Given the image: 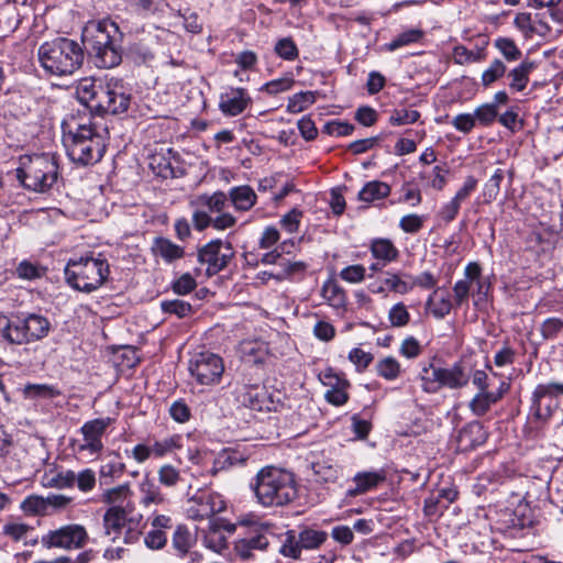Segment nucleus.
<instances>
[{"mask_svg": "<svg viewBox=\"0 0 563 563\" xmlns=\"http://www.w3.org/2000/svg\"><path fill=\"white\" fill-rule=\"evenodd\" d=\"M63 143L69 158L84 166L98 163L106 153L108 130L90 118L69 115L62 123Z\"/></svg>", "mask_w": 563, "mask_h": 563, "instance_id": "nucleus-1", "label": "nucleus"}, {"mask_svg": "<svg viewBox=\"0 0 563 563\" xmlns=\"http://www.w3.org/2000/svg\"><path fill=\"white\" fill-rule=\"evenodd\" d=\"M78 100L100 114H119L128 110L130 95L114 78H81L76 86Z\"/></svg>", "mask_w": 563, "mask_h": 563, "instance_id": "nucleus-2", "label": "nucleus"}, {"mask_svg": "<svg viewBox=\"0 0 563 563\" xmlns=\"http://www.w3.org/2000/svg\"><path fill=\"white\" fill-rule=\"evenodd\" d=\"M253 490L263 507H284L298 497L295 474L275 466L263 467L257 473Z\"/></svg>", "mask_w": 563, "mask_h": 563, "instance_id": "nucleus-3", "label": "nucleus"}, {"mask_svg": "<svg viewBox=\"0 0 563 563\" xmlns=\"http://www.w3.org/2000/svg\"><path fill=\"white\" fill-rule=\"evenodd\" d=\"M37 57L45 73L56 77H67L80 69L85 54L77 41L56 37L40 45Z\"/></svg>", "mask_w": 563, "mask_h": 563, "instance_id": "nucleus-4", "label": "nucleus"}, {"mask_svg": "<svg viewBox=\"0 0 563 563\" xmlns=\"http://www.w3.org/2000/svg\"><path fill=\"white\" fill-rule=\"evenodd\" d=\"M49 320L38 313L0 316V334L10 344H30L48 335Z\"/></svg>", "mask_w": 563, "mask_h": 563, "instance_id": "nucleus-5", "label": "nucleus"}, {"mask_svg": "<svg viewBox=\"0 0 563 563\" xmlns=\"http://www.w3.org/2000/svg\"><path fill=\"white\" fill-rule=\"evenodd\" d=\"M16 178L25 189L45 192L57 181L58 165L49 154L24 155L20 157Z\"/></svg>", "mask_w": 563, "mask_h": 563, "instance_id": "nucleus-6", "label": "nucleus"}, {"mask_svg": "<svg viewBox=\"0 0 563 563\" xmlns=\"http://www.w3.org/2000/svg\"><path fill=\"white\" fill-rule=\"evenodd\" d=\"M417 378L422 391L427 394H437L444 387L461 389L470 382V375L461 362H455L450 367H440L433 362L421 363Z\"/></svg>", "mask_w": 563, "mask_h": 563, "instance_id": "nucleus-7", "label": "nucleus"}, {"mask_svg": "<svg viewBox=\"0 0 563 563\" xmlns=\"http://www.w3.org/2000/svg\"><path fill=\"white\" fill-rule=\"evenodd\" d=\"M109 275V264L103 258L80 257L65 267V278L73 288L91 292L98 289Z\"/></svg>", "mask_w": 563, "mask_h": 563, "instance_id": "nucleus-8", "label": "nucleus"}, {"mask_svg": "<svg viewBox=\"0 0 563 563\" xmlns=\"http://www.w3.org/2000/svg\"><path fill=\"white\" fill-rule=\"evenodd\" d=\"M559 395H563V383L551 382L536 386L529 409V421L534 428H544L553 418L563 421Z\"/></svg>", "mask_w": 563, "mask_h": 563, "instance_id": "nucleus-9", "label": "nucleus"}, {"mask_svg": "<svg viewBox=\"0 0 563 563\" xmlns=\"http://www.w3.org/2000/svg\"><path fill=\"white\" fill-rule=\"evenodd\" d=\"M239 525L247 529L244 537L234 542V551L242 560H250L254 551H265L268 547L266 536L269 526L263 523L255 515H245L239 518Z\"/></svg>", "mask_w": 563, "mask_h": 563, "instance_id": "nucleus-10", "label": "nucleus"}, {"mask_svg": "<svg viewBox=\"0 0 563 563\" xmlns=\"http://www.w3.org/2000/svg\"><path fill=\"white\" fill-rule=\"evenodd\" d=\"M188 371L199 385L212 386L221 382L224 364L218 354L210 351H201L191 355Z\"/></svg>", "mask_w": 563, "mask_h": 563, "instance_id": "nucleus-11", "label": "nucleus"}, {"mask_svg": "<svg viewBox=\"0 0 563 563\" xmlns=\"http://www.w3.org/2000/svg\"><path fill=\"white\" fill-rule=\"evenodd\" d=\"M88 540L89 536L84 526L69 523L47 531L41 537V544L47 550H78L82 549Z\"/></svg>", "mask_w": 563, "mask_h": 563, "instance_id": "nucleus-12", "label": "nucleus"}, {"mask_svg": "<svg viewBox=\"0 0 563 563\" xmlns=\"http://www.w3.org/2000/svg\"><path fill=\"white\" fill-rule=\"evenodd\" d=\"M232 257L231 243L220 239L210 241L198 251V261L207 265V274L210 276L224 269Z\"/></svg>", "mask_w": 563, "mask_h": 563, "instance_id": "nucleus-13", "label": "nucleus"}, {"mask_svg": "<svg viewBox=\"0 0 563 563\" xmlns=\"http://www.w3.org/2000/svg\"><path fill=\"white\" fill-rule=\"evenodd\" d=\"M188 518L192 520L210 519L225 509V503L220 495L210 492H199L188 501Z\"/></svg>", "mask_w": 563, "mask_h": 563, "instance_id": "nucleus-14", "label": "nucleus"}, {"mask_svg": "<svg viewBox=\"0 0 563 563\" xmlns=\"http://www.w3.org/2000/svg\"><path fill=\"white\" fill-rule=\"evenodd\" d=\"M118 25L110 20L90 21L82 30V42L88 52L98 49L101 44H111V37L119 36Z\"/></svg>", "mask_w": 563, "mask_h": 563, "instance_id": "nucleus-15", "label": "nucleus"}, {"mask_svg": "<svg viewBox=\"0 0 563 563\" xmlns=\"http://www.w3.org/2000/svg\"><path fill=\"white\" fill-rule=\"evenodd\" d=\"M321 384L329 389L324 394L325 400L336 407L343 406L349 401L350 382L343 374L336 373L333 368L328 367L319 374Z\"/></svg>", "mask_w": 563, "mask_h": 563, "instance_id": "nucleus-16", "label": "nucleus"}, {"mask_svg": "<svg viewBox=\"0 0 563 563\" xmlns=\"http://www.w3.org/2000/svg\"><path fill=\"white\" fill-rule=\"evenodd\" d=\"M111 422V418H98L84 423L80 428V432L84 437V443L79 445V451H88L90 454H99L103 449L101 440L102 435Z\"/></svg>", "mask_w": 563, "mask_h": 563, "instance_id": "nucleus-17", "label": "nucleus"}, {"mask_svg": "<svg viewBox=\"0 0 563 563\" xmlns=\"http://www.w3.org/2000/svg\"><path fill=\"white\" fill-rule=\"evenodd\" d=\"M122 33L119 36L111 37V44H101L100 52L92 49L88 52L97 67L99 68H112L118 66L122 60Z\"/></svg>", "mask_w": 563, "mask_h": 563, "instance_id": "nucleus-18", "label": "nucleus"}, {"mask_svg": "<svg viewBox=\"0 0 563 563\" xmlns=\"http://www.w3.org/2000/svg\"><path fill=\"white\" fill-rule=\"evenodd\" d=\"M252 102L244 88H229L220 96L219 108L225 115L235 117L242 113Z\"/></svg>", "mask_w": 563, "mask_h": 563, "instance_id": "nucleus-19", "label": "nucleus"}, {"mask_svg": "<svg viewBox=\"0 0 563 563\" xmlns=\"http://www.w3.org/2000/svg\"><path fill=\"white\" fill-rule=\"evenodd\" d=\"M487 431L478 421H472L464 426L457 434V446L462 451L473 450L487 440Z\"/></svg>", "mask_w": 563, "mask_h": 563, "instance_id": "nucleus-20", "label": "nucleus"}, {"mask_svg": "<svg viewBox=\"0 0 563 563\" xmlns=\"http://www.w3.org/2000/svg\"><path fill=\"white\" fill-rule=\"evenodd\" d=\"M241 401L244 406L256 411H269L272 407L271 397L264 386L247 385L241 394Z\"/></svg>", "mask_w": 563, "mask_h": 563, "instance_id": "nucleus-21", "label": "nucleus"}, {"mask_svg": "<svg viewBox=\"0 0 563 563\" xmlns=\"http://www.w3.org/2000/svg\"><path fill=\"white\" fill-rule=\"evenodd\" d=\"M151 251L155 257L161 258L166 264H172L185 256L183 246L164 236L154 239Z\"/></svg>", "mask_w": 563, "mask_h": 563, "instance_id": "nucleus-22", "label": "nucleus"}, {"mask_svg": "<svg viewBox=\"0 0 563 563\" xmlns=\"http://www.w3.org/2000/svg\"><path fill=\"white\" fill-rule=\"evenodd\" d=\"M125 523L126 510L124 507L112 506L103 515L104 534L111 541H115L120 538Z\"/></svg>", "mask_w": 563, "mask_h": 563, "instance_id": "nucleus-23", "label": "nucleus"}, {"mask_svg": "<svg viewBox=\"0 0 563 563\" xmlns=\"http://www.w3.org/2000/svg\"><path fill=\"white\" fill-rule=\"evenodd\" d=\"M386 479L384 471L360 472L354 475L355 487L347 490L346 495L355 497L376 488Z\"/></svg>", "mask_w": 563, "mask_h": 563, "instance_id": "nucleus-24", "label": "nucleus"}, {"mask_svg": "<svg viewBox=\"0 0 563 563\" xmlns=\"http://www.w3.org/2000/svg\"><path fill=\"white\" fill-rule=\"evenodd\" d=\"M508 385L501 383L497 391H479L470 401V409L475 416H484L493 404L501 399L503 395L507 391Z\"/></svg>", "mask_w": 563, "mask_h": 563, "instance_id": "nucleus-25", "label": "nucleus"}, {"mask_svg": "<svg viewBox=\"0 0 563 563\" xmlns=\"http://www.w3.org/2000/svg\"><path fill=\"white\" fill-rule=\"evenodd\" d=\"M307 268V265L301 261H291L290 258L283 256L276 265L268 269V275L273 276V279L282 282L289 279L295 275L302 274Z\"/></svg>", "mask_w": 563, "mask_h": 563, "instance_id": "nucleus-26", "label": "nucleus"}, {"mask_svg": "<svg viewBox=\"0 0 563 563\" xmlns=\"http://www.w3.org/2000/svg\"><path fill=\"white\" fill-rule=\"evenodd\" d=\"M229 198L238 211H249L257 200L255 191L246 185L232 187L229 190Z\"/></svg>", "mask_w": 563, "mask_h": 563, "instance_id": "nucleus-27", "label": "nucleus"}, {"mask_svg": "<svg viewBox=\"0 0 563 563\" xmlns=\"http://www.w3.org/2000/svg\"><path fill=\"white\" fill-rule=\"evenodd\" d=\"M427 308L437 319H443L452 309V302L446 290L437 288L427 300Z\"/></svg>", "mask_w": 563, "mask_h": 563, "instance_id": "nucleus-28", "label": "nucleus"}, {"mask_svg": "<svg viewBox=\"0 0 563 563\" xmlns=\"http://www.w3.org/2000/svg\"><path fill=\"white\" fill-rule=\"evenodd\" d=\"M371 253L374 258L382 262V265L394 262L399 255L397 247L388 239L374 240L371 243Z\"/></svg>", "mask_w": 563, "mask_h": 563, "instance_id": "nucleus-29", "label": "nucleus"}, {"mask_svg": "<svg viewBox=\"0 0 563 563\" xmlns=\"http://www.w3.org/2000/svg\"><path fill=\"white\" fill-rule=\"evenodd\" d=\"M391 188L388 184L379 180L366 183L358 192V200L364 202H374L389 196Z\"/></svg>", "mask_w": 563, "mask_h": 563, "instance_id": "nucleus-30", "label": "nucleus"}, {"mask_svg": "<svg viewBox=\"0 0 563 563\" xmlns=\"http://www.w3.org/2000/svg\"><path fill=\"white\" fill-rule=\"evenodd\" d=\"M240 352L245 362L262 363L267 355V346L261 341L245 340L240 343Z\"/></svg>", "mask_w": 563, "mask_h": 563, "instance_id": "nucleus-31", "label": "nucleus"}, {"mask_svg": "<svg viewBox=\"0 0 563 563\" xmlns=\"http://www.w3.org/2000/svg\"><path fill=\"white\" fill-rule=\"evenodd\" d=\"M533 68L534 64L532 62L525 60L511 69L508 74V77L510 78V89L516 91L525 90L529 82V75Z\"/></svg>", "mask_w": 563, "mask_h": 563, "instance_id": "nucleus-32", "label": "nucleus"}, {"mask_svg": "<svg viewBox=\"0 0 563 563\" xmlns=\"http://www.w3.org/2000/svg\"><path fill=\"white\" fill-rule=\"evenodd\" d=\"M140 504L148 508L151 505H162L165 498L157 485L150 478H144L140 483Z\"/></svg>", "mask_w": 563, "mask_h": 563, "instance_id": "nucleus-33", "label": "nucleus"}, {"mask_svg": "<svg viewBox=\"0 0 563 563\" xmlns=\"http://www.w3.org/2000/svg\"><path fill=\"white\" fill-rule=\"evenodd\" d=\"M297 539L302 550H316L327 541L328 533L323 530L305 527L299 531Z\"/></svg>", "mask_w": 563, "mask_h": 563, "instance_id": "nucleus-34", "label": "nucleus"}, {"mask_svg": "<svg viewBox=\"0 0 563 563\" xmlns=\"http://www.w3.org/2000/svg\"><path fill=\"white\" fill-rule=\"evenodd\" d=\"M311 470L318 483H335L340 475L339 465L330 461H319L311 464Z\"/></svg>", "mask_w": 563, "mask_h": 563, "instance_id": "nucleus-35", "label": "nucleus"}, {"mask_svg": "<svg viewBox=\"0 0 563 563\" xmlns=\"http://www.w3.org/2000/svg\"><path fill=\"white\" fill-rule=\"evenodd\" d=\"M405 275L408 274L387 272L385 274V278L383 279L387 290L398 295H406L411 291L412 284L408 278L405 277Z\"/></svg>", "mask_w": 563, "mask_h": 563, "instance_id": "nucleus-36", "label": "nucleus"}, {"mask_svg": "<svg viewBox=\"0 0 563 563\" xmlns=\"http://www.w3.org/2000/svg\"><path fill=\"white\" fill-rule=\"evenodd\" d=\"M196 539L185 526H178L173 534L172 545L179 556H185L195 544Z\"/></svg>", "mask_w": 563, "mask_h": 563, "instance_id": "nucleus-37", "label": "nucleus"}, {"mask_svg": "<svg viewBox=\"0 0 563 563\" xmlns=\"http://www.w3.org/2000/svg\"><path fill=\"white\" fill-rule=\"evenodd\" d=\"M152 451L154 457H164L165 455L183 448V437L173 434L153 442Z\"/></svg>", "mask_w": 563, "mask_h": 563, "instance_id": "nucleus-38", "label": "nucleus"}, {"mask_svg": "<svg viewBox=\"0 0 563 563\" xmlns=\"http://www.w3.org/2000/svg\"><path fill=\"white\" fill-rule=\"evenodd\" d=\"M375 371L379 377L391 382L400 376L401 366L395 357L386 356L376 362Z\"/></svg>", "mask_w": 563, "mask_h": 563, "instance_id": "nucleus-39", "label": "nucleus"}, {"mask_svg": "<svg viewBox=\"0 0 563 563\" xmlns=\"http://www.w3.org/2000/svg\"><path fill=\"white\" fill-rule=\"evenodd\" d=\"M423 37V31L420 29H410L395 36L389 43L385 45L386 49L394 52L400 47L418 43Z\"/></svg>", "mask_w": 563, "mask_h": 563, "instance_id": "nucleus-40", "label": "nucleus"}, {"mask_svg": "<svg viewBox=\"0 0 563 563\" xmlns=\"http://www.w3.org/2000/svg\"><path fill=\"white\" fill-rule=\"evenodd\" d=\"M20 509L27 516H46V499L40 495H30L25 497L20 505Z\"/></svg>", "mask_w": 563, "mask_h": 563, "instance_id": "nucleus-41", "label": "nucleus"}, {"mask_svg": "<svg viewBox=\"0 0 563 563\" xmlns=\"http://www.w3.org/2000/svg\"><path fill=\"white\" fill-rule=\"evenodd\" d=\"M59 394L55 386L47 384H29L24 387V395L30 399H52Z\"/></svg>", "mask_w": 563, "mask_h": 563, "instance_id": "nucleus-42", "label": "nucleus"}, {"mask_svg": "<svg viewBox=\"0 0 563 563\" xmlns=\"http://www.w3.org/2000/svg\"><path fill=\"white\" fill-rule=\"evenodd\" d=\"M322 297L333 308H342L345 305V294L335 283L328 282L323 285Z\"/></svg>", "mask_w": 563, "mask_h": 563, "instance_id": "nucleus-43", "label": "nucleus"}, {"mask_svg": "<svg viewBox=\"0 0 563 563\" xmlns=\"http://www.w3.org/2000/svg\"><path fill=\"white\" fill-rule=\"evenodd\" d=\"M131 496V489L128 484L118 485L107 489L102 494V501L112 506L123 507L124 501Z\"/></svg>", "mask_w": 563, "mask_h": 563, "instance_id": "nucleus-44", "label": "nucleus"}, {"mask_svg": "<svg viewBox=\"0 0 563 563\" xmlns=\"http://www.w3.org/2000/svg\"><path fill=\"white\" fill-rule=\"evenodd\" d=\"M504 179V170L498 168L483 187V198L485 203L493 202L500 190V184Z\"/></svg>", "mask_w": 563, "mask_h": 563, "instance_id": "nucleus-45", "label": "nucleus"}, {"mask_svg": "<svg viewBox=\"0 0 563 563\" xmlns=\"http://www.w3.org/2000/svg\"><path fill=\"white\" fill-rule=\"evenodd\" d=\"M506 65L500 59H494L490 65L482 74V85L487 88L504 77L506 74Z\"/></svg>", "mask_w": 563, "mask_h": 563, "instance_id": "nucleus-46", "label": "nucleus"}, {"mask_svg": "<svg viewBox=\"0 0 563 563\" xmlns=\"http://www.w3.org/2000/svg\"><path fill=\"white\" fill-rule=\"evenodd\" d=\"M494 46L508 62L518 60L521 57V51L516 43L508 37H498L494 42Z\"/></svg>", "mask_w": 563, "mask_h": 563, "instance_id": "nucleus-47", "label": "nucleus"}, {"mask_svg": "<svg viewBox=\"0 0 563 563\" xmlns=\"http://www.w3.org/2000/svg\"><path fill=\"white\" fill-rule=\"evenodd\" d=\"M161 308L165 313L175 314L178 318H185L192 313V307L189 302L174 299L161 302Z\"/></svg>", "mask_w": 563, "mask_h": 563, "instance_id": "nucleus-48", "label": "nucleus"}, {"mask_svg": "<svg viewBox=\"0 0 563 563\" xmlns=\"http://www.w3.org/2000/svg\"><path fill=\"white\" fill-rule=\"evenodd\" d=\"M388 321L394 328L406 327L410 321V313L404 302H397L388 311Z\"/></svg>", "mask_w": 563, "mask_h": 563, "instance_id": "nucleus-49", "label": "nucleus"}, {"mask_svg": "<svg viewBox=\"0 0 563 563\" xmlns=\"http://www.w3.org/2000/svg\"><path fill=\"white\" fill-rule=\"evenodd\" d=\"M157 475L159 484L166 487H174L181 479L179 470L172 464L162 465L158 468Z\"/></svg>", "mask_w": 563, "mask_h": 563, "instance_id": "nucleus-50", "label": "nucleus"}, {"mask_svg": "<svg viewBox=\"0 0 563 563\" xmlns=\"http://www.w3.org/2000/svg\"><path fill=\"white\" fill-rule=\"evenodd\" d=\"M314 102V95L310 91L299 92L289 99L287 109L291 113H299Z\"/></svg>", "mask_w": 563, "mask_h": 563, "instance_id": "nucleus-51", "label": "nucleus"}, {"mask_svg": "<svg viewBox=\"0 0 563 563\" xmlns=\"http://www.w3.org/2000/svg\"><path fill=\"white\" fill-rule=\"evenodd\" d=\"M420 118V113L417 110L400 109L394 110L389 117V123L394 126L412 124Z\"/></svg>", "mask_w": 563, "mask_h": 563, "instance_id": "nucleus-52", "label": "nucleus"}, {"mask_svg": "<svg viewBox=\"0 0 563 563\" xmlns=\"http://www.w3.org/2000/svg\"><path fill=\"white\" fill-rule=\"evenodd\" d=\"M229 199V194L227 195L223 191H216L211 196L202 197L203 205L211 213L222 212Z\"/></svg>", "mask_w": 563, "mask_h": 563, "instance_id": "nucleus-53", "label": "nucleus"}, {"mask_svg": "<svg viewBox=\"0 0 563 563\" xmlns=\"http://www.w3.org/2000/svg\"><path fill=\"white\" fill-rule=\"evenodd\" d=\"M275 53L286 60H294L298 57V48L290 37L279 40L275 45Z\"/></svg>", "mask_w": 563, "mask_h": 563, "instance_id": "nucleus-54", "label": "nucleus"}, {"mask_svg": "<svg viewBox=\"0 0 563 563\" xmlns=\"http://www.w3.org/2000/svg\"><path fill=\"white\" fill-rule=\"evenodd\" d=\"M31 529L23 522H7L2 527V534L16 542L24 539Z\"/></svg>", "mask_w": 563, "mask_h": 563, "instance_id": "nucleus-55", "label": "nucleus"}, {"mask_svg": "<svg viewBox=\"0 0 563 563\" xmlns=\"http://www.w3.org/2000/svg\"><path fill=\"white\" fill-rule=\"evenodd\" d=\"M474 115L481 124L489 125L496 120L498 109L495 103H484L475 109Z\"/></svg>", "mask_w": 563, "mask_h": 563, "instance_id": "nucleus-56", "label": "nucleus"}, {"mask_svg": "<svg viewBox=\"0 0 563 563\" xmlns=\"http://www.w3.org/2000/svg\"><path fill=\"white\" fill-rule=\"evenodd\" d=\"M562 329L563 323L560 317L548 318L540 325V332L543 340H552L556 338Z\"/></svg>", "mask_w": 563, "mask_h": 563, "instance_id": "nucleus-57", "label": "nucleus"}, {"mask_svg": "<svg viewBox=\"0 0 563 563\" xmlns=\"http://www.w3.org/2000/svg\"><path fill=\"white\" fill-rule=\"evenodd\" d=\"M349 360L355 365L357 372H363L372 363L373 355L362 349L354 347L349 353Z\"/></svg>", "mask_w": 563, "mask_h": 563, "instance_id": "nucleus-58", "label": "nucleus"}, {"mask_svg": "<svg viewBox=\"0 0 563 563\" xmlns=\"http://www.w3.org/2000/svg\"><path fill=\"white\" fill-rule=\"evenodd\" d=\"M354 125L349 122L331 121L323 126V132L331 136H347L354 131Z\"/></svg>", "mask_w": 563, "mask_h": 563, "instance_id": "nucleus-59", "label": "nucleus"}, {"mask_svg": "<svg viewBox=\"0 0 563 563\" xmlns=\"http://www.w3.org/2000/svg\"><path fill=\"white\" fill-rule=\"evenodd\" d=\"M172 287L174 292L178 295H187L197 287V283L189 273H185L173 283Z\"/></svg>", "mask_w": 563, "mask_h": 563, "instance_id": "nucleus-60", "label": "nucleus"}, {"mask_svg": "<svg viewBox=\"0 0 563 563\" xmlns=\"http://www.w3.org/2000/svg\"><path fill=\"white\" fill-rule=\"evenodd\" d=\"M165 531L152 528L144 537V543L148 549L159 550L166 545Z\"/></svg>", "mask_w": 563, "mask_h": 563, "instance_id": "nucleus-61", "label": "nucleus"}, {"mask_svg": "<svg viewBox=\"0 0 563 563\" xmlns=\"http://www.w3.org/2000/svg\"><path fill=\"white\" fill-rule=\"evenodd\" d=\"M477 184L478 180L473 175H468L452 199L462 205V202L465 201L476 189Z\"/></svg>", "mask_w": 563, "mask_h": 563, "instance_id": "nucleus-62", "label": "nucleus"}, {"mask_svg": "<svg viewBox=\"0 0 563 563\" xmlns=\"http://www.w3.org/2000/svg\"><path fill=\"white\" fill-rule=\"evenodd\" d=\"M461 205L455 200L451 199L446 203H444L441 209L438 211L437 217L444 222L445 224L452 222L456 216L459 214Z\"/></svg>", "mask_w": 563, "mask_h": 563, "instance_id": "nucleus-63", "label": "nucleus"}, {"mask_svg": "<svg viewBox=\"0 0 563 563\" xmlns=\"http://www.w3.org/2000/svg\"><path fill=\"white\" fill-rule=\"evenodd\" d=\"M475 115L471 113H461L453 118L451 124L462 133H470L475 126Z\"/></svg>", "mask_w": 563, "mask_h": 563, "instance_id": "nucleus-64", "label": "nucleus"}]
</instances>
